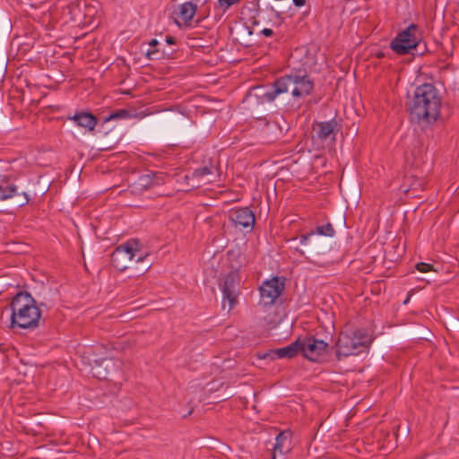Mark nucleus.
I'll return each mask as SVG.
<instances>
[{
  "label": "nucleus",
  "instance_id": "3",
  "mask_svg": "<svg viewBox=\"0 0 459 459\" xmlns=\"http://www.w3.org/2000/svg\"><path fill=\"white\" fill-rule=\"evenodd\" d=\"M11 326L22 329H34L39 326L41 311L29 293L16 294L10 304Z\"/></svg>",
  "mask_w": 459,
  "mask_h": 459
},
{
  "label": "nucleus",
  "instance_id": "6",
  "mask_svg": "<svg viewBox=\"0 0 459 459\" xmlns=\"http://www.w3.org/2000/svg\"><path fill=\"white\" fill-rule=\"evenodd\" d=\"M419 40L418 27L411 24L392 40L391 48L399 55H405L417 47Z\"/></svg>",
  "mask_w": 459,
  "mask_h": 459
},
{
  "label": "nucleus",
  "instance_id": "1",
  "mask_svg": "<svg viewBox=\"0 0 459 459\" xmlns=\"http://www.w3.org/2000/svg\"><path fill=\"white\" fill-rule=\"evenodd\" d=\"M440 108L441 96L433 84L423 83L416 88L409 110L418 122H435L439 117Z\"/></svg>",
  "mask_w": 459,
  "mask_h": 459
},
{
  "label": "nucleus",
  "instance_id": "23",
  "mask_svg": "<svg viewBox=\"0 0 459 459\" xmlns=\"http://www.w3.org/2000/svg\"><path fill=\"white\" fill-rule=\"evenodd\" d=\"M129 116L128 111L126 109H119L118 111L112 113L108 120L117 119V118H125Z\"/></svg>",
  "mask_w": 459,
  "mask_h": 459
},
{
  "label": "nucleus",
  "instance_id": "2",
  "mask_svg": "<svg viewBox=\"0 0 459 459\" xmlns=\"http://www.w3.org/2000/svg\"><path fill=\"white\" fill-rule=\"evenodd\" d=\"M262 102H272L280 94L290 92L294 98L309 95L314 89V82L307 74H291L278 78L272 89L264 91L263 86L257 87Z\"/></svg>",
  "mask_w": 459,
  "mask_h": 459
},
{
  "label": "nucleus",
  "instance_id": "15",
  "mask_svg": "<svg viewBox=\"0 0 459 459\" xmlns=\"http://www.w3.org/2000/svg\"><path fill=\"white\" fill-rule=\"evenodd\" d=\"M291 431L283 430L280 432L276 438L273 446V459H275V454H283L290 449Z\"/></svg>",
  "mask_w": 459,
  "mask_h": 459
},
{
  "label": "nucleus",
  "instance_id": "12",
  "mask_svg": "<svg viewBox=\"0 0 459 459\" xmlns=\"http://www.w3.org/2000/svg\"><path fill=\"white\" fill-rule=\"evenodd\" d=\"M300 350V339H297L295 342H292L290 344L279 348V349H273L269 351L264 353L260 358L266 359H292L296 357Z\"/></svg>",
  "mask_w": 459,
  "mask_h": 459
},
{
  "label": "nucleus",
  "instance_id": "5",
  "mask_svg": "<svg viewBox=\"0 0 459 459\" xmlns=\"http://www.w3.org/2000/svg\"><path fill=\"white\" fill-rule=\"evenodd\" d=\"M370 342V337L364 331H355L352 335L341 333L336 343L337 354L344 357L358 354L360 348L368 347Z\"/></svg>",
  "mask_w": 459,
  "mask_h": 459
},
{
  "label": "nucleus",
  "instance_id": "37",
  "mask_svg": "<svg viewBox=\"0 0 459 459\" xmlns=\"http://www.w3.org/2000/svg\"><path fill=\"white\" fill-rule=\"evenodd\" d=\"M155 53H156V51L148 52V53H147V56L151 58V56H152V55H154Z\"/></svg>",
  "mask_w": 459,
  "mask_h": 459
},
{
  "label": "nucleus",
  "instance_id": "4",
  "mask_svg": "<svg viewBox=\"0 0 459 459\" xmlns=\"http://www.w3.org/2000/svg\"><path fill=\"white\" fill-rule=\"evenodd\" d=\"M142 245L137 238H131L119 245L111 254V264L118 271L123 272L128 268L132 260L143 262L148 254L141 252Z\"/></svg>",
  "mask_w": 459,
  "mask_h": 459
},
{
  "label": "nucleus",
  "instance_id": "20",
  "mask_svg": "<svg viewBox=\"0 0 459 459\" xmlns=\"http://www.w3.org/2000/svg\"><path fill=\"white\" fill-rule=\"evenodd\" d=\"M105 139L101 143V150L112 149L117 143V137L114 133H106Z\"/></svg>",
  "mask_w": 459,
  "mask_h": 459
},
{
  "label": "nucleus",
  "instance_id": "35",
  "mask_svg": "<svg viewBox=\"0 0 459 459\" xmlns=\"http://www.w3.org/2000/svg\"><path fill=\"white\" fill-rule=\"evenodd\" d=\"M296 250L299 253L300 255H305V251L304 250H301V249H299V248H296Z\"/></svg>",
  "mask_w": 459,
  "mask_h": 459
},
{
  "label": "nucleus",
  "instance_id": "27",
  "mask_svg": "<svg viewBox=\"0 0 459 459\" xmlns=\"http://www.w3.org/2000/svg\"><path fill=\"white\" fill-rule=\"evenodd\" d=\"M262 34L265 37H271L273 34V31L272 29L265 28L262 30Z\"/></svg>",
  "mask_w": 459,
  "mask_h": 459
},
{
  "label": "nucleus",
  "instance_id": "10",
  "mask_svg": "<svg viewBox=\"0 0 459 459\" xmlns=\"http://www.w3.org/2000/svg\"><path fill=\"white\" fill-rule=\"evenodd\" d=\"M229 220L235 229L247 230L248 232L253 230L255 222V214L248 207L231 209Z\"/></svg>",
  "mask_w": 459,
  "mask_h": 459
},
{
  "label": "nucleus",
  "instance_id": "19",
  "mask_svg": "<svg viewBox=\"0 0 459 459\" xmlns=\"http://www.w3.org/2000/svg\"><path fill=\"white\" fill-rule=\"evenodd\" d=\"M153 184V179L149 174L141 175L136 181H134L131 187L133 192H141L151 187Z\"/></svg>",
  "mask_w": 459,
  "mask_h": 459
},
{
  "label": "nucleus",
  "instance_id": "13",
  "mask_svg": "<svg viewBox=\"0 0 459 459\" xmlns=\"http://www.w3.org/2000/svg\"><path fill=\"white\" fill-rule=\"evenodd\" d=\"M316 137L322 141L326 140L331 134H335L339 130L338 123L335 119L326 122L316 123L313 128Z\"/></svg>",
  "mask_w": 459,
  "mask_h": 459
},
{
  "label": "nucleus",
  "instance_id": "18",
  "mask_svg": "<svg viewBox=\"0 0 459 459\" xmlns=\"http://www.w3.org/2000/svg\"><path fill=\"white\" fill-rule=\"evenodd\" d=\"M196 5L192 2H186L179 6V18L185 22H189L196 13Z\"/></svg>",
  "mask_w": 459,
  "mask_h": 459
},
{
  "label": "nucleus",
  "instance_id": "9",
  "mask_svg": "<svg viewBox=\"0 0 459 459\" xmlns=\"http://www.w3.org/2000/svg\"><path fill=\"white\" fill-rule=\"evenodd\" d=\"M187 181H195L193 187H199L201 183L209 184L220 181V170L212 162L201 168L195 169L191 175H186Z\"/></svg>",
  "mask_w": 459,
  "mask_h": 459
},
{
  "label": "nucleus",
  "instance_id": "32",
  "mask_svg": "<svg viewBox=\"0 0 459 459\" xmlns=\"http://www.w3.org/2000/svg\"><path fill=\"white\" fill-rule=\"evenodd\" d=\"M159 44L158 40L155 39H152L151 41H150V46L152 47H155Z\"/></svg>",
  "mask_w": 459,
  "mask_h": 459
},
{
  "label": "nucleus",
  "instance_id": "11",
  "mask_svg": "<svg viewBox=\"0 0 459 459\" xmlns=\"http://www.w3.org/2000/svg\"><path fill=\"white\" fill-rule=\"evenodd\" d=\"M327 346L328 344L322 340L307 337L300 340L299 352L309 360L317 361L319 357L325 352Z\"/></svg>",
  "mask_w": 459,
  "mask_h": 459
},
{
  "label": "nucleus",
  "instance_id": "22",
  "mask_svg": "<svg viewBox=\"0 0 459 459\" xmlns=\"http://www.w3.org/2000/svg\"><path fill=\"white\" fill-rule=\"evenodd\" d=\"M128 291L131 292L132 295L135 296L139 294L144 289L143 281H134L127 285Z\"/></svg>",
  "mask_w": 459,
  "mask_h": 459
},
{
  "label": "nucleus",
  "instance_id": "25",
  "mask_svg": "<svg viewBox=\"0 0 459 459\" xmlns=\"http://www.w3.org/2000/svg\"><path fill=\"white\" fill-rule=\"evenodd\" d=\"M416 269L421 273H428L433 269V266L430 264L421 262L416 264Z\"/></svg>",
  "mask_w": 459,
  "mask_h": 459
},
{
  "label": "nucleus",
  "instance_id": "29",
  "mask_svg": "<svg viewBox=\"0 0 459 459\" xmlns=\"http://www.w3.org/2000/svg\"><path fill=\"white\" fill-rule=\"evenodd\" d=\"M166 42L169 45H173L176 43V39L174 37H171V36H167L166 37Z\"/></svg>",
  "mask_w": 459,
  "mask_h": 459
},
{
  "label": "nucleus",
  "instance_id": "7",
  "mask_svg": "<svg viewBox=\"0 0 459 459\" xmlns=\"http://www.w3.org/2000/svg\"><path fill=\"white\" fill-rule=\"evenodd\" d=\"M240 276L238 272L231 271L224 278L220 288L222 292L223 307L225 301L229 303V311L233 309L238 303Z\"/></svg>",
  "mask_w": 459,
  "mask_h": 459
},
{
  "label": "nucleus",
  "instance_id": "33",
  "mask_svg": "<svg viewBox=\"0 0 459 459\" xmlns=\"http://www.w3.org/2000/svg\"><path fill=\"white\" fill-rule=\"evenodd\" d=\"M94 348H95L96 351H99V350H101V349H106V346H104L102 344H98Z\"/></svg>",
  "mask_w": 459,
  "mask_h": 459
},
{
  "label": "nucleus",
  "instance_id": "34",
  "mask_svg": "<svg viewBox=\"0 0 459 459\" xmlns=\"http://www.w3.org/2000/svg\"><path fill=\"white\" fill-rule=\"evenodd\" d=\"M316 245H313V246H311V247H308L307 248V252H312V251H314V250L316 249Z\"/></svg>",
  "mask_w": 459,
  "mask_h": 459
},
{
  "label": "nucleus",
  "instance_id": "30",
  "mask_svg": "<svg viewBox=\"0 0 459 459\" xmlns=\"http://www.w3.org/2000/svg\"><path fill=\"white\" fill-rule=\"evenodd\" d=\"M151 268V265H144L140 271H139V273L142 275V274H144L146 272L149 271V269Z\"/></svg>",
  "mask_w": 459,
  "mask_h": 459
},
{
  "label": "nucleus",
  "instance_id": "26",
  "mask_svg": "<svg viewBox=\"0 0 459 459\" xmlns=\"http://www.w3.org/2000/svg\"><path fill=\"white\" fill-rule=\"evenodd\" d=\"M219 4L221 7H224L225 9L230 8L231 5L238 3L240 0H218Z\"/></svg>",
  "mask_w": 459,
  "mask_h": 459
},
{
  "label": "nucleus",
  "instance_id": "16",
  "mask_svg": "<svg viewBox=\"0 0 459 459\" xmlns=\"http://www.w3.org/2000/svg\"><path fill=\"white\" fill-rule=\"evenodd\" d=\"M17 191V186L10 178L0 175V201L13 197Z\"/></svg>",
  "mask_w": 459,
  "mask_h": 459
},
{
  "label": "nucleus",
  "instance_id": "21",
  "mask_svg": "<svg viewBox=\"0 0 459 459\" xmlns=\"http://www.w3.org/2000/svg\"><path fill=\"white\" fill-rule=\"evenodd\" d=\"M94 362L99 366L104 365L106 369H108L109 368H120V364H121L120 361H118V360H115L113 359H108V358H103L100 359H94Z\"/></svg>",
  "mask_w": 459,
  "mask_h": 459
},
{
  "label": "nucleus",
  "instance_id": "8",
  "mask_svg": "<svg viewBox=\"0 0 459 459\" xmlns=\"http://www.w3.org/2000/svg\"><path fill=\"white\" fill-rule=\"evenodd\" d=\"M284 290V282L279 277L264 281L259 288L260 304L264 307L274 304Z\"/></svg>",
  "mask_w": 459,
  "mask_h": 459
},
{
  "label": "nucleus",
  "instance_id": "31",
  "mask_svg": "<svg viewBox=\"0 0 459 459\" xmlns=\"http://www.w3.org/2000/svg\"><path fill=\"white\" fill-rule=\"evenodd\" d=\"M29 202V197L26 194L23 195V199L20 201V205H24Z\"/></svg>",
  "mask_w": 459,
  "mask_h": 459
},
{
  "label": "nucleus",
  "instance_id": "28",
  "mask_svg": "<svg viewBox=\"0 0 459 459\" xmlns=\"http://www.w3.org/2000/svg\"><path fill=\"white\" fill-rule=\"evenodd\" d=\"M293 4L297 7H301L306 4V0H292Z\"/></svg>",
  "mask_w": 459,
  "mask_h": 459
},
{
  "label": "nucleus",
  "instance_id": "14",
  "mask_svg": "<svg viewBox=\"0 0 459 459\" xmlns=\"http://www.w3.org/2000/svg\"><path fill=\"white\" fill-rule=\"evenodd\" d=\"M69 119H72L78 126L89 132L93 131L97 125V117L89 112L76 113L74 117H69Z\"/></svg>",
  "mask_w": 459,
  "mask_h": 459
},
{
  "label": "nucleus",
  "instance_id": "36",
  "mask_svg": "<svg viewBox=\"0 0 459 459\" xmlns=\"http://www.w3.org/2000/svg\"><path fill=\"white\" fill-rule=\"evenodd\" d=\"M384 56V54L382 52H379L377 54V57L381 58Z\"/></svg>",
  "mask_w": 459,
  "mask_h": 459
},
{
  "label": "nucleus",
  "instance_id": "17",
  "mask_svg": "<svg viewBox=\"0 0 459 459\" xmlns=\"http://www.w3.org/2000/svg\"><path fill=\"white\" fill-rule=\"evenodd\" d=\"M324 235L327 237H333L335 233V230L333 227V225L330 222H327L325 225L316 227V231H310L309 233L303 234L300 236V243L302 245H307L308 239L310 237L314 236L315 234Z\"/></svg>",
  "mask_w": 459,
  "mask_h": 459
},
{
  "label": "nucleus",
  "instance_id": "24",
  "mask_svg": "<svg viewBox=\"0 0 459 459\" xmlns=\"http://www.w3.org/2000/svg\"><path fill=\"white\" fill-rule=\"evenodd\" d=\"M424 182L422 179L415 178L411 180L410 190L423 189ZM409 191V189L407 190Z\"/></svg>",
  "mask_w": 459,
  "mask_h": 459
}]
</instances>
